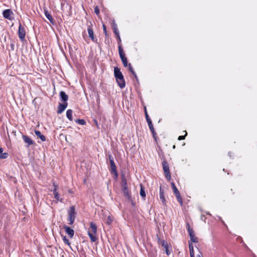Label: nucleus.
<instances>
[{"instance_id":"11","label":"nucleus","mask_w":257,"mask_h":257,"mask_svg":"<svg viewBox=\"0 0 257 257\" xmlns=\"http://www.w3.org/2000/svg\"><path fill=\"white\" fill-rule=\"evenodd\" d=\"M68 105L67 102H64L63 103H60L57 110V113L59 114L61 113L67 107Z\"/></svg>"},{"instance_id":"1","label":"nucleus","mask_w":257,"mask_h":257,"mask_svg":"<svg viewBox=\"0 0 257 257\" xmlns=\"http://www.w3.org/2000/svg\"><path fill=\"white\" fill-rule=\"evenodd\" d=\"M97 226L95 223L91 222L90 227L88 231V234L92 242H95L97 239L96 237Z\"/></svg>"},{"instance_id":"14","label":"nucleus","mask_w":257,"mask_h":257,"mask_svg":"<svg viewBox=\"0 0 257 257\" xmlns=\"http://www.w3.org/2000/svg\"><path fill=\"white\" fill-rule=\"evenodd\" d=\"M114 72L115 79L121 78L123 77L122 73L120 71V69L117 67L114 68Z\"/></svg>"},{"instance_id":"2","label":"nucleus","mask_w":257,"mask_h":257,"mask_svg":"<svg viewBox=\"0 0 257 257\" xmlns=\"http://www.w3.org/2000/svg\"><path fill=\"white\" fill-rule=\"evenodd\" d=\"M108 158L110 164V172L112 174L114 175L115 178H117L118 177V174L116 170V167L113 160V158L111 155H108Z\"/></svg>"},{"instance_id":"24","label":"nucleus","mask_w":257,"mask_h":257,"mask_svg":"<svg viewBox=\"0 0 257 257\" xmlns=\"http://www.w3.org/2000/svg\"><path fill=\"white\" fill-rule=\"evenodd\" d=\"M89 37L94 42H97V39L94 36V33H88Z\"/></svg>"},{"instance_id":"39","label":"nucleus","mask_w":257,"mask_h":257,"mask_svg":"<svg viewBox=\"0 0 257 257\" xmlns=\"http://www.w3.org/2000/svg\"><path fill=\"white\" fill-rule=\"evenodd\" d=\"M204 215H202L201 216V219L203 220L204 219Z\"/></svg>"},{"instance_id":"10","label":"nucleus","mask_w":257,"mask_h":257,"mask_svg":"<svg viewBox=\"0 0 257 257\" xmlns=\"http://www.w3.org/2000/svg\"><path fill=\"white\" fill-rule=\"evenodd\" d=\"M13 15V13L10 9L6 10L3 12V16L6 19H7L9 20H11L12 18Z\"/></svg>"},{"instance_id":"42","label":"nucleus","mask_w":257,"mask_h":257,"mask_svg":"<svg viewBox=\"0 0 257 257\" xmlns=\"http://www.w3.org/2000/svg\"><path fill=\"white\" fill-rule=\"evenodd\" d=\"M175 147H176L175 145H174V146H173V148L174 149H175Z\"/></svg>"},{"instance_id":"26","label":"nucleus","mask_w":257,"mask_h":257,"mask_svg":"<svg viewBox=\"0 0 257 257\" xmlns=\"http://www.w3.org/2000/svg\"><path fill=\"white\" fill-rule=\"evenodd\" d=\"M53 194L54 195V197L57 200H60V197L59 195V193L58 191H55V190H53Z\"/></svg>"},{"instance_id":"12","label":"nucleus","mask_w":257,"mask_h":257,"mask_svg":"<svg viewBox=\"0 0 257 257\" xmlns=\"http://www.w3.org/2000/svg\"><path fill=\"white\" fill-rule=\"evenodd\" d=\"M64 228L66 233L69 236L70 238H72L74 236V231L73 229L67 226H64Z\"/></svg>"},{"instance_id":"22","label":"nucleus","mask_w":257,"mask_h":257,"mask_svg":"<svg viewBox=\"0 0 257 257\" xmlns=\"http://www.w3.org/2000/svg\"><path fill=\"white\" fill-rule=\"evenodd\" d=\"M189 250H190V257L194 256L193 246L192 243H189Z\"/></svg>"},{"instance_id":"19","label":"nucleus","mask_w":257,"mask_h":257,"mask_svg":"<svg viewBox=\"0 0 257 257\" xmlns=\"http://www.w3.org/2000/svg\"><path fill=\"white\" fill-rule=\"evenodd\" d=\"M72 112L71 109H68L66 111V116L70 120H72Z\"/></svg>"},{"instance_id":"5","label":"nucleus","mask_w":257,"mask_h":257,"mask_svg":"<svg viewBox=\"0 0 257 257\" xmlns=\"http://www.w3.org/2000/svg\"><path fill=\"white\" fill-rule=\"evenodd\" d=\"M171 186L173 189V191L175 195H176V197L177 199V200L180 203L181 205H182L183 204V200L181 196V195L179 193V191L177 189V187H176L175 183L174 182L171 183Z\"/></svg>"},{"instance_id":"30","label":"nucleus","mask_w":257,"mask_h":257,"mask_svg":"<svg viewBox=\"0 0 257 257\" xmlns=\"http://www.w3.org/2000/svg\"><path fill=\"white\" fill-rule=\"evenodd\" d=\"M63 240L64 242L66 244H68V245H70V242H69V240L66 238V236H64V237H63Z\"/></svg>"},{"instance_id":"27","label":"nucleus","mask_w":257,"mask_h":257,"mask_svg":"<svg viewBox=\"0 0 257 257\" xmlns=\"http://www.w3.org/2000/svg\"><path fill=\"white\" fill-rule=\"evenodd\" d=\"M18 34H19V37L21 40V41H24L26 33H18Z\"/></svg>"},{"instance_id":"43","label":"nucleus","mask_w":257,"mask_h":257,"mask_svg":"<svg viewBox=\"0 0 257 257\" xmlns=\"http://www.w3.org/2000/svg\"><path fill=\"white\" fill-rule=\"evenodd\" d=\"M193 257H195V256H193Z\"/></svg>"},{"instance_id":"35","label":"nucleus","mask_w":257,"mask_h":257,"mask_svg":"<svg viewBox=\"0 0 257 257\" xmlns=\"http://www.w3.org/2000/svg\"><path fill=\"white\" fill-rule=\"evenodd\" d=\"M53 186H54V190H55V191H57V189H58V186L55 185V183H53Z\"/></svg>"},{"instance_id":"37","label":"nucleus","mask_w":257,"mask_h":257,"mask_svg":"<svg viewBox=\"0 0 257 257\" xmlns=\"http://www.w3.org/2000/svg\"><path fill=\"white\" fill-rule=\"evenodd\" d=\"M113 31H114V33L116 32L117 29L115 27H114V28H113Z\"/></svg>"},{"instance_id":"23","label":"nucleus","mask_w":257,"mask_h":257,"mask_svg":"<svg viewBox=\"0 0 257 257\" xmlns=\"http://www.w3.org/2000/svg\"><path fill=\"white\" fill-rule=\"evenodd\" d=\"M141 187V190H140V195L144 198L146 197V193L144 190V188L143 187V185L142 184L140 185Z\"/></svg>"},{"instance_id":"17","label":"nucleus","mask_w":257,"mask_h":257,"mask_svg":"<svg viewBox=\"0 0 257 257\" xmlns=\"http://www.w3.org/2000/svg\"><path fill=\"white\" fill-rule=\"evenodd\" d=\"M60 96L61 97V99L62 101H64V102H67V101L68 99V95L65 93V92L61 91L60 92Z\"/></svg>"},{"instance_id":"34","label":"nucleus","mask_w":257,"mask_h":257,"mask_svg":"<svg viewBox=\"0 0 257 257\" xmlns=\"http://www.w3.org/2000/svg\"><path fill=\"white\" fill-rule=\"evenodd\" d=\"M94 12L95 14L97 15L99 14V10L98 7H95V8H94Z\"/></svg>"},{"instance_id":"7","label":"nucleus","mask_w":257,"mask_h":257,"mask_svg":"<svg viewBox=\"0 0 257 257\" xmlns=\"http://www.w3.org/2000/svg\"><path fill=\"white\" fill-rule=\"evenodd\" d=\"M122 188L124 196L127 198H130L128 190L127 189L126 181L125 178L122 179Z\"/></svg>"},{"instance_id":"20","label":"nucleus","mask_w":257,"mask_h":257,"mask_svg":"<svg viewBox=\"0 0 257 257\" xmlns=\"http://www.w3.org/2000/svg\"><path fill=\"white\" fill-rule=\"evenodd\" d=\"M8 157V154L3 153V149L2 148H0V158L6 159Z\"/></svg>"},{"instance_id":"13","label":"nucleus","mask_w":257,"mask_h":257,"mask_svg":"<svg viewBox=\"0 0 257 257\" xmlns=\"http://www.w3.org/2000/svg\"><path fill=\"white\" fill-rule=\"evenodd\" d=\"M164 190L162 186L160 187V199L163 204L166 205V199L164 196Z\"/></svg>"},{"instance_id":"31","label":"nucleus","mask_w":257,"mask_h":257,"mask_svg":"<svg viewBox=\"0 0 257 257\" xmlns=\"http://www.w3.org/2000/svg\"><path fill=\"white\" fill-rule=\"evenodd\" d=\"M164 248H165L166 254L168 255H169L171 254V251L169 249V245L167 246V247H165Z\"/></svg>"},{"instance_id":"29","label":"nucleus","mask_w":257,"mask_h":257,"mask_svg":"<svg viewBox=\"0 0 257 257\" xmlns=\"http://www.w3.org/2000/svg\"><path fill=\"white\" fill-rule=\"evenodd\" d=\"M112 221V218L110 217V216H108L107 218V219H106V223L109 225L111 223Z\"/></svg>"},{"instance_id":"8","label":"nucleus","mask_w":257,"mask_h":257,"mask_svg":"<svg viewBox=\"0 0 257 257\" xmlns=\"http://www.w3.org/2000/svg\"><path fill=\"white\" fill-rule=\"evenodd\" d=\"M163 170L165 173L166 177L167 179H171V175L169 171V167L168 166V164L166 161L163 162Z\"/></svg>"},{"instance_id":"16","label":"nucleus","mask_w":257,"mask_h":257,"mask_svg":"<svg viewBox=\"0 0 257 257\" xmlns=\"http://www.w3.org/2000/svg\"><path fill=\"white\" fill-rule=\"evenodd\" d=\"M22 137H23V140L25 142V143H26V144H28V147L33 144L34 142L29 137H28L27 136L23 135Z\"/></svg>"},{"instance_id":"25","label":"nucleus","mask_w":257,"mask_h":257,"mask_svg":"<svg viewBox=\"0 0 257 257\" xmlns=\"http://www.w3.org/2000/svg\"><path fill=\"white\" fill-rule=\"evenodd\" d=\"M128 66L129 70L132 73V74L135 76V77H137V75H136L135 72L134 71L133 68L131 64H129L128 65Z\"/></svg>"},{"instance_id":"33","label":"nucleus","mask_w":257,"mask_h":257,"mask_svg":"<svg viewBox=\"0 0 257 257\" xmlns=\"http://www.w3.org/2000/svg\"><path fill=\"white\" fill-rule=\"evenodd\" d=\"M45 15L50 21H51V19H52L51 15H50L47 12H45Z\"/></svg>"},{"instance_id":"36","label":"nucleus","mask_w":257,"mask_h":257,"mask_svg":"<svg viewBox=\"0 0 257 257\" xmlns=\"http://www.w3.org/2000/svg\"><path fill=\"white\" fill-rule=\"evenodd\" d=\"M197 257H202V253L199 252V253L197 255Z\"/></svg>"},{"instance_id":"15","label":"nucleus","mask_w":257,"mask_h":257,"mask_svg":"<svg viewBox=\"0 0 257 257\" xmlns=\"http://www.w3.org/2000/svg\"><path fill=\"white\" fill-rule=\"evenodd\" d=\"M116 82L119 86V87L121 89L123 88L125 86V81L124 80L123 77L121 78L116 79Z\"/></svg>"},{"instance_id":"28","label":"nucleus","mask_w":257,"mask_h":257,"mask_svg":"<svg viewBox=\"0 0 257 257\" xmlns=\"http://www.w3.org/2000/svg\"><path fill=\"white\" fill-rule=\"evenodd\" d=\"M75 121L81 125L85 124V121L84 119H77Z\"/></svg>"},{"instance_id":"3","label":"nucleus","mask_w":257,"mask_h":257,"mask_svg":"<svg viewBox=\"0 0 257 257\" xmlns=\"http://www.w3.org/2000/svg\"><path fill=\"white\" fill-rule=\"evenodd\" d=\"M76 214V212L75 211V207L74 206H71L68 211V220L69 221L70 224L72 225L74 223Z\"/></svg>"},{"instance_id":"21","label":"nucleus","mask_w":257,"mask_h":257,"mask_svg":"<svg viewBox=\"0 0 257 257\" xmlns=\"http://www.w3.org/2000/svg\"><path fill=\"white\" fill-rule=\"evenodd\" d=\"M159 243L164 248L168 246L167 242L164 240H161L160 239H159Z\"/></svg>"},{"instance_id":"4","label":"nucleus","mask_w":257,"mask_h":257,"mask_svg":"<svg viewBox=\"0 0 257 257\" xmlns=\"http://www.w3.org/2000/svg\"><path fill=\"white\" fill-rule=\"evenodd\" d=\"M118 53L123 65L124 67L127 66V58L125 56V54L123 52V49L121 46H118Z\"/></svg>"},{"instance_id":"38","label":"nucleus","mask_w":257,"mask_h":257,"mask_svg":"<svg viewBox=\"0 0 257 257\" xmlns=\"http://www.w3.org/2000/svg\"><path fill=\"white\" fill-rule=\"evenodd\" d=\"M88 32H92V30H91L90 28L88 29Z\"/></svg>"},{"instance_id":"40","label":"nucleus","mask_w":257,"mask_h":257,"mask_svg":"<svg viewBox=\"0 0 257 257\" xmlns=\"http://www.w3.org/2000/svg\"><path fill=\"white\" fill-rule=\"evenodd\" d=\"M103 29H104V31H105V32H106V28H105V27L104 26V25L103 26Z\"/></svg>"},{"instance_id":"18","label":"nucleus","mask_w":257,"mask_h":257,"mask_svg":"<svg viewBox=\"0 0 257 257\" xmlns=\"http://www.w3.org/2000/svg\"><path fill=\"white\" fill-rule=\"evenodd\" d=\"M35 133L36 134V135L40 138V139L42 141H45L46 140V137L41 134V132L39 131H35Z\"/></svg>"},{"instance_id":"32","label":"nucleus","mask_w":257,"mask_h":257,"mask_svg":"<svg viewBox=\"0 0 257 257\" xmlns=\"http://www.w3.org/2000/svg\"><path fill=\"white\" fill-rule=\"evenodd\" d=\"M187 133L185 131V136H180L178 137V140H184L186 136L187 135Z\"/></svg>"},{"instance_id":"6","label":"nucleus","mask_w":257,"mask_h":257,"mask_svg":"<svg viewBox=\"0 0 257 257\" xmlns=\"http://www.w3.org/2000/svg\"><path fill=\"white\" fill-rule=\"evenodd\" d=\"M145 115H146V118L147 122L148 123L149 127L153 135L154 139H156V133L155 132V130L153 127V125L152 124V121H151V119L150 118L146 109H145Z\"/></svg>"},{"instance_id":"9","label":"nucleus","mask_w":257,"mask_h":257,"mask_svg":"<svg viewBox=\"0 0 257 257\" xmlns=\"http://www.w3.org/2000/svg\"><path fill=\"white\" fill-rule=\"evenodd\" d=\"M188 231L189 234V236L191 240L193 242H197L198 241V238L195 235V233L193 230L190 228L189 225L188 224Z\"/></svg>"},{"instance_id":"41","label":"nucleus","mask_w":257,"mask_h":257,"mask_svg":"<svg viewBox=\"0 0 257 257\" xmlns=\"http://www.w3.org/2000/svg\"><path fill=\"white\" fill-rule=\"evenodd\" d=\"M86 36V34L83 35V37L84 39H85Z\"/></svg>"}]
</instances>
